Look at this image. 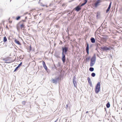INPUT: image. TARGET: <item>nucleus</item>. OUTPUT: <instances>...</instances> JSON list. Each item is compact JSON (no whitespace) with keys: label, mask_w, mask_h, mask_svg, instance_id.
I'll list each match as a JSON object with an SVG mask.
<instances>
[{"label":"nucleus","mask_w":122,"mask_h":122,"mask_svg":"<svg viewBox=\"0 0 122 122\" xmlns=\"http://www.w3.org/2000/svg\"><path fill=\"white\" fill-rule=\"evenodd\" d=\"M105 110L106 111V108H105Z\"/></svg>","instance_id":"obj_42"},{"label":"nucleus","mask_w":122,"mask_h":122,"mask_svg":"<svg viewBox=\"0 0 122 122\" xmlns=\"http://www.w3.org/2000/svg\"><path fill=\"white\" fill-rule=\"evenodd\" d=\"M95 62H94V61H91L90 63V66H92L95 64Z\"/></svg>","instance_id":"obj_14"},{"label":"nucleus","mask_w":122,"mask_h":122,"mask_svg":"<svg viewBox=\"0 0 122 122\" xmlns=\"http://www.w3.org/2000/svg\"><path fill=\"white\" fill-rule=\"evenodd\" d=\"M20 16H18L16 17V20H18L19 19H20Z\"/></svg>","instance_id":"obj_24"},{"label":"nucleus","mask_w":122,"mask_h":122,"mask_svg":"<svg viewBox=\"0 0 122 122\" xmlns=\"http://www.w3.org/2000/svg\"><path fill=\"white\" fill-rule=\"evenodd\" d=\"M28 49L29 50V51H31V45H30V47Z\"/></svg>","instance_id":"obj_26"},{"label":"nucleus","mask_w":122,"mask_h":122,"mask_svg":"<svg viewBox=\"0 0 122 122\" xmlns=\"http://www.w3.org/2000/svg\"><path fill=\"white\" fill-rule=\"evenodd\" d=\"M88 111H87V112H86V113H88Z\"/></svg>","instance_id":"obj_37"},{"label":"nucleus","mask_w":122,"mask_h":122,"mask_svg":"<svg viewBox=\"0 0 122 122\" xmlns=\"http://www.w3.org/2000/svg\"><path fill=\"white\" fill-rule=\"evenodd\" d=\"M26 21V20H22L20 22H25Z\"/></svg>","instance_id":"obj_31"},{"label":"nucleus","mask_w":122,"mask_h":122,"mask_svg":"<svg viewBox=\"0 0 122 122\" xmlns=\"http://www.w3.org/2000/svg\"><path fill=\"white\" fill-rule=\"evenodd\" d=\"M22 62H20V65H22Z\"/></svg>","instance_id":"obj_36"},{"label":"nucleus","mask_w":122,"mask_h":122,"mask_svg":"<svg viewBox=\"0 0 122 122\" xmlns=\"http://www.w3.org/2000/svg\"><path fill=\"white\" fill-rule=\"evenodd\" d=\"M10 57H8L4 59L3 60L6 61V63H9L10 62Z\"/></svg>","instance_id":"obj_4"},{"label":"nucleus","mask_w":122,"mask_h":122,"mask_svg":"<svg viewBox=\"0 0 122 122\" xmlns=\"http://www.w3.org/2000/svg\"><path fill=\"white\" fill-rule=\"evenodd\" d=\"M88 0H85V3L86 4L87 1Z\"/></svg>","instance_id":"obj_29"},{"label":"nucleus","mask_w":122,"mask_h":122,"mask_svg":"<svg viewBox=\"0 0 122 122\" xmlns=\"http://www.w3.org/2000/svg\"><path fill=\"white\" fill-rule=\"evenodd\" d=\"M75 9L77 11H78L81 9V6L79 5H78L75 8Z\"/></svg>","instance_id":"obj_6"},{"label":"nucleus","mask_w":122,"mask_h":122,"mask_svg":"<svg viewBox=\"0 0 122 122\" xmlns=\"http://www.w3.org/2000/svg\"><path fill=\"white\" fill-rule=\"evenodd\" d=\"M87 80L89 83V84L90 85H91L92 84V82L91 81V79L89 77H88L87 78Z\"/></svg>","instance_id":"obj_13"},{"label":"nucleus","mask_w":122,"mask_h":122,"mask_svg":"<svg viewBox=\"0 0 122 122\" xmlns=\"http://www.w3.org/2000/svg\"><path fill=\"white\" fill-rule=\"evenodd\" d=\"M104 39H106V37H105V38H103Z\"/></svg>","instance_id":"obj_38"},{"label":"nucleus","mask_w":122,"mask_h":122,"mask_svg":"<svg viewBox=\"0 0 122 122\" xmlns=\"http://www.w3.org/2000/svg\"><path fill=\"white\" fill-rule=\"evenodd\" d=\"M91 76H92L94 77L95 76V74L94 73H92L91 74Z\"/></svg>","instance_id":"obj_23"},{"label":"nucleus","mask_w":122,"mask_h":122,"mask_svg":"<svg viewBox=\"0 0 122 122\" xmlns=\"http://www.w3.org/2000/svg\"><path fill=\"white\" fill-rule=\"evenodd\" d=\"M9 22L10 23H11L12 22V21H9Z\"/></svg>","instance_id":"obj_35"},{"label":"nucleus","mask_w":122,"mask_h":122,"mask_svg":"<svg viewBox=\"0 0 122 122\" xmlns=\"http://www.w3.org/2000/svg\"><path fill=\"white\" fill-rule=\"evenodd\" d=\"M2 24H0V29H1V26H2Z\"/></svg>","instance_id":"obj_32"},{"label":"nucleus","mask_w":122,"mask_h":122,"mask_svg":"<svg viewBox=\"0 0 122 122\" xmlns=\"http://www.w3.org/2000/svg\"><path fill=\"white\" fill-rule=\"evenodd\" d=\"M90 59V57H88V58H86V60H88L89 59Z\"/></svg>","instance_id":"obj_28"},{"label":"nucleus","mask_w":122,"mask_h":122,"mask_svg":"<svg viewBox=\"0 0 122 122\" xmlns=\"http://www.w3.org/2000/svg\"><path fill=\"white\" fill-rule=\"evenodd\" d=\"M27 18V17H25V18L26 19Z\"/></svg>","instance_id":"obj_41"},{"label":"nucleus","mask_w":122,"mask_h":122,"mask_svg":"<svg viewBox=\"0 0 122 122\" xmlns=\"http://www.w3.org/2000/svg\"><path fill=\"white\" fill-rule=\"evenodd\" d=\"M96 59V55H94L91 58V61H94L95 62Z\"/></svg>","instance_id":"obj_8"},{"label":"nucleus","mask_w":122,"mask_h":122,"mask_svg":"<svg viewBox=\"0 0 122 122\" xmlns=\"http://www.w3.org/2000/svg\"><path fill=\"white\" fill-rule=\"evenodd\" d=\"M56 121H55V122H56Z\"/></svg>","instance_id":"obj_46"},{"label":"nucleus","mask_w":122,"mask_h":122,"mask_svg":"<svg viewBox=\"0 0 122 122\" xmlns=\"http://www.w3.org/2000/svg\"><path fill=\"white\" fill-rule=\"evenodd\" d=\"M61 41V44H62V42Z\"/></svg>","instance_id":"obj_40"},{"label":"nucleus","mask_w":122,"mask_h":122,"mask_svg":"<svg viewBox=\"0 0 122 122\" xmlns=\"http://www.w3.org/2000/svg\"><path fill=\"white\" fill-rule=\"evenodd\" d=\"M59 79V78L58 77L56 78V79H53L52 80V81L53 83H56L57 81V80Z\"/></svg>","instance_id":"obj_12"},{"label":"nucleus","mask_w":122,"mask_h":122,"mask_svg":"<svg viewBox=\"0 0 122 122\" xmlns=\"http://www.w3.org/2000/svg\"><path fill=\"white\" fill-rule=\"evenodd\" d=\"M101 2V0H97L94 4L95 7H97L98 6L100 5V3Z\"/></svg>","instance_id":"obj_3"},{"label":"nucleus","mask_w":122,"mask_h":122,"mask_svg":"<svg viewBox=\"0 0 122 122\" xmlns=\"http://www.w3.org/2000/svg\"><path fill=\"white\" fill-rule=\"evenodd\" d=\"M42 62H43L42 64H43V65L44 67L46 70H47V67L46 65L45 62L44 61H43Z\"/></svg>","instance_id":"obj_9"},{"label":"nucleus","mask_w":122,"mask_h":122,"mask_svg":"<svg viewBox=\"0 0 122 122\" xmlns=\"http://www.w3.org/2000/svg\"><path fill=\"white\" fill-rule=\"evenodd\" d=\"M91 42L92 43H94L95 42V39L93 38H92L91 39Z\"/></svg>","instance_id":"obj_17"},{"label":"nucleus","mask_w":122,"mask_h":122,"mask_svg":"<svg viewBox=\"0 0 122 122\" xmlns=\"http://www.w3.org/2000/svg\"><path fill=\"white\" fill-rule=\"evenodd\" d=\"M89 71H92L94 70V69L93 67H90L89 69Z\"/></svg>","instance_id":"obj_21"},{"label":"nucleus","mask_w":122,"mask_h":122,"mask_svg":"<svg viewBox=\"0 0 122 122\" xmlns=\"http://www.w3.org/2000/svg\"><path fill=\"white\" fill-rule=\"evenodd\" d=\"M100 82H98L96 85L95 88V91L96 93H97L100 91Z\"/></svg>","instance_id":"obj_2"},{"label":"nucleus","mask_w":122,"mask_h":122,"mask_svg":"<svg viewBox=\"0 0 122 122\" xmlns=\"http://www.w3.org/2000/svg\"><path fill=\"white\" fill-rule=\"evenodd\" d=\"M101 48L103 51H106L107 50V47L106 46L101 47Z\"/></svg>","instance_id":"obj_11"},{"label":"nucleus","mask_w":122,"mask_h":122,"mask_svg":"<svg viewBox=\"0 0 122 122\" xmlns=\"http://www.w3.org/2000/svg\"><path fill=\"white\" fill-rule=\"evenodd\" d=\"M110 106V104L109 102L107 103V108H109Z\"/></svg>","instance_id":"obj_22"},{"label":"nucleus","mask_w":122,"mask_h":122,"mask_svg":"<svg viewBox=\"0 0 122 122\" xmlns=\"http://www.w3.org/2000/svg\"><path fill=\"white\" fill-rule=\"evenodd\" d=\"M73 82L74 83V80H73Z\"/></svg>","instance_id":"obj_43"},{"label":"nucleus","mask_w":122,"mask_h":122,"mask_svg":"<svg viewBox=\"0 0 122 122\" xmlns=\"http://www.w3.org/2000/svg\"><path fill=\"white\" fill-rule=\"evenodd\" d=\"M56 121H55V122H56Z\"/></svg>","instance_id":"obj_44"},{"label":"nucleus","mask_w":122,"mask_h":122,"mask_svg":"<svg viewBox=\"0 0 122 122\" xmlns=\"http://www.w3.org/2000/svg\"><path fill=\"white\" fill-rule=\"evenodd\" d=\"M25 24L21 22H20L16 26V28L18 31L20 29L23 30H25Z\"/></svg>","instance_id":"obj_1"},{"label":"nucleus","mask_w":122,"mask_h":122,"mask_svg":"<svg viewBox=\"0 0 122 122\" xmlns=\"http://www.w3.org/2000/svg\"><path fill=\"white\" fill-rule=\"evenodd\" d=\"M61 41V44H62V42Z\"/></svg>","instance_id":"obj_39"},{"label":"nucleus","mask_w":122,"mask_h":122,"mask_svg":"<svg viewBox=\"0 0 122 122\" xmlns=\"http://www.w3.org/2000/svg\"><path fill=\"white\" fill-rule=\"evenodd\" d=\"M113 48L112 47H107V50H112Z\"/></svg>","instance_id":"obj_19"},{"label":"nucleus","mask_w":122,"mask_h":122,"mask_svg":"<svg viewBox=\"0 0 122 122\" xmlns=\"http://www.w3.org/2000/svg\"><path fill=\"white\" fill-rule=\"evenodd\" d=\"M15 42L17 43L18 44L20 45H21V43L18 40H17L15 39Z\"/></svg>","instance_id":"obj_15"},{"label":"nucleus","mask_w":122,"mask_h":122,"mask_svg":"<svg viewBox=\"0 0 122 122\" xmlns=\"http://www.w3.org/2000/svg\"><path fill=\"white\" fill-rule=\"evenodd\" d=\"M112 3V2H111L110 3L109 6L108 8L107 9V12L109 10L111 7Z\"/></svg>","instance_id":"obj_16"},{"label":"nucleus","mask_w":122,"mask_h":122,"mask_svg":"<svg viewBox=\"0 0 122 122\" xmlns=\"http://www.w3.org/2000/svg\"><path fill=\"white\" fill-rule=\"evenodd\" d=\"M26 103V101H22V105L23 106L25 105V104Z\"/></svg>","instance_id":"obj_20"},{"label":"nucleus","mask_w":122,"mask_h":122,"mask_svg":"<svg viewBox=\"0 0 122 122\" xmlns=\"http://www.w3.org/2000/svg\"><path fill=\"white\" fill-rule=\"evenodd\" d=\"M6 28L7 29H9V28L8 27V26L7 25H6Z\"/></svg>","instance_id":"obj_33"},{"label":"nucleus","mask_w":122,"mask_h":122,"mask_svg":"<svg viewBox=\"0 0 122 122\" xmlns=\"http://www.w3.org/2000/svg\"><path fill=\"white\" fill-rule=\"evenodd\" d=\"M86 44L87 45V47L86 48V53L88 54L89 53V44L88 43H86Z\"/></svg>","instance_id":"obj_7"},{"label":"nucleus","mask_w":122,"mask_h":122,"mask_svg":"<svg viewBox=\"0 0 122 122\" xmlns=\"http://www.w3.org/2000/svg\"><path fill=\"white\" fill-rule=\"evenodd\" d=\"M7 39L6 36L4 37L3 41L4 42H5L7 41Z\"/></svg>","instance_id":"obj_18"},{"label":"nucleus","mask_w":122,"mask_h":122,"mask_svg":"<svg viewBox=\"0 0 122 122\" xmlns=\"http://www.w3.org/2000/svg\"><path fill=\"white\" fill-rule=\"evenodd\" d=\"M62 60L63 63H64L65 62V55L64 53H63V52H62Z\"/></svg>","instance_id":"obj_5"},{"label":"nucleus","mask_w":122,"mask_h":122,"mask_svg":"<svg viewBox=\"0 0 122 122\" xmlns=\"http://www.w3.org/2000/svg\"><path fill=\"white\" fill-rule=\"evenodd\" d=\"M56 121H55V122H56Z\"/></svg>","instance_id":"obj_45"},{"label":"nucleus","mask_w":122,"mask_h":122,"mask_svg":"<svg viewBox=\"0 0 122 122\" xmlns=\"http://www.w3.org/2000/svg\"><path fill=\"white\" fill-rule=\"evenodd\" d=\"M86 4L85 3H84L82 4L80 6L81 7V6H83V5H85Z\"/></svg>","instance_id":"obj_27"},{"label":"nucleus","mask_w":122,"mask_h":122,"mask_svg":"<svg viewBox=\"0 0 122 122\" xmlns=\"http://www.w3.org/2000/svg\"><path fill=\"white\" fill-rule=\"evenodd\" d=\"M68 107V105L67 104L66 105V108H67Z\"/></svg>","instance_id":"obj_30"},{"label":"nucleus","mask_w":122,"mask_h":122,"mask_svg":"<svg viewBox=\"0 0 122 122\" xmlns=\"http://www.w3.org/2000/svg\"><path fill=\"white\" fill-rule=\"evenodd\" d=\"M62 52H63V53L64 52L66 53L67 51L68 48L67 47H65L64 48H62Z\"/></svg>","instance_id":"obj_10"},{"label":"nucleus","mask_w":122,"mask_h":122,"mask_svg":"<svg viewBox=\"0 0 122 122\" xmlns=\"http://www.w3.org/2000/svg\"><path fill=\"white\" fill-rule=\"evenodd\" d=\"M19 68L17 66V67H16L14 71H16Z\"/></svg>","instance_id":"obj_25"},{"label":"nucleus","mask_w":122,"mask_h":122,"mask_svg":"<svg viewBox=\"0 0 122 122\" xmlns=\"http://www.w3.org/2000/svg\"><path fill=\"white\" fill-rule=\"evenodd\" d=\"M21 66V65L19 64L18 66L17 67L19 68Z\"/></svg>","instance_id":"obj_34"}]
</instances>
